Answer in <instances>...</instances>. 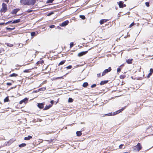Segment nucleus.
<instances>
[{
	"mask_svg": "<svg viewBox=\"0 0 153 153\" xmlns=\"http://www.w3.org/2000/svg\"><path fill=\"white\" fill-rule=\"evenodd\" d=\"M20 2L21 4L24 5L33 4L34 3L33 2V0H20Z\"/></svg>",
	"mask_w": 153,
	"mask_h": 153,
	"instance_id": "obj_1",
	"label": "nucleus"
},
{
	"mask_svg": "<svg viewBox=\"0 0 153 153\" xmlns=\"http://www.w3.org/2000/svg\"><path fill=\"white\" fill-rule=\"evenodd\" d=\"M125 108V107H123L121 109L118 110V111H116L114 112L113 113H109L107 114H105V115L106 116H112V115H114L116 114H117L120 112H122L123 111Z\"/></svg>",
	"mask_w": 153,
	"mask_h": 153,
	"instance_id": "obj_2",
	"label": "nucleus"
},
{
	"mask_svg": "<svg viewBox=\"0 0 153 153\" xmlns=\"http://www.w3.org/2000/svg\"><path fill=\"white\" fill-rule=\"evenodd\" d=\"M2 7L1 10H0V12L1 13H5L7 10V5L6 4L3 3L2 4Z\"/></svg>",
	"mask_w": 153,
	"mask_h": 153,
	"instance_id": "obj_3",
	"label": "nucleus"
},
{
	"mask_svg": "<svg viewBox=\"0 0 153 153\" xmlns=\"http://www.w3.org/2000/svg\"><path fill=\"white\" fill-rule=\"evenodd\" d=\"M142 148V146L140 144V143H137V145L134 146V147L133 149L136 151H140Z\"/></svg>",
	"mask_w": 153,
	"mask_h": 153,
	"instance_id": "obj_4",
	"label": "nucleus"
},
{
	"mask_svg": "<svg viewBox=\"0 0 153 153\" xmlns=\"http://www.w3.org/2000/svg\"><path fill=\"white\" fill-rule=\"evenodd\" d=\"M111 69V67H109L107 69L105 70L102 73V76H103L105 75L106 73L110 71Z\"/></svg>",
	"mask_w": 153,
	"mask_h": 153,
	"instance_id": "obj_5",
	"label": "nucleus"
},
{
	"mask_svg": "<svg viewBox=\"0 0 153 153\" xmlns=\"http://www.w3.org/2000/svg\"><path fill=\"white\" fill-rule=\"evenodd\" d=\"M69 23V21H65L63 22L61 26L62 27H64L67 25L68 23Z\"/></svg>",
	"mask_w": 153,
	"mask_h": 153,
	"instance_id": "obj_6",
	"label": "nucleus"
},
{
	"mask_svg": "<svg viewBox=\"0 0 153 153\" xmlns=\"http://www.w3.org/2000/svg\"><path fill=\"white\" fill-rule=\"evenodd\" d=\"M88 52V51H83L79 53L78 54V56H81L83 55L86 54Z\"/></svg>",
	"mask_w": 153,
	"mask_h": 153,
	"instance_id": "obj_7",
	"label": "nucleus"
},
{
	"mask_svg": "<svg viewBox=\"0 0 153 153\" xmlns=\"http://www.w3.org/2000/svg\"><path fill=\"white\" fill-rule=\"evenodd\" d=\"M28 100V98H25L24 99L21 100L19 102L20 104H22L23 102L26 103V102Z\"/></svg>",
	"mask_w": 153,
	"mask_h": 153,
	"instance_id": "obj_8",
	"label": "nucleus"
},
{
	"mask_svg": "<svg viewBox=\"0 0 153 153\" xmlns=\"http://www.w3.org/2000/svg\"><path fill=\"white\" fill-rule=\"evenodd\" d=\"M108 20L106 19H102L100 20V23L101 25H102L104 22H107Z\"/></svg>",
	"mask_w": 153,
	"mask_h": 153,
	"instance_id": "obj_9",
	"label": "nucleus"
},
{
	"mask_svg": "<svg viewBox=\"0 0 153 153\" xmlns=\"http://www.w3.org/2000/svg\"><path fill=\"white\" fill-rule=\"evenodd\" d=\"M20 19H18L16 20H14L12 22V24H16L20 22Z\"/></svg>",
	"mask_w": 153,
	"mask_h": 153,
	"instance_id": "obj_10",
	"label": "nucleus"
},
{
	"mask_svg": "<svg viewBox=\"0 0 153 153\" xmlns=\"http://www.w3.org/2000/svg\"><path fill=\"white\" fill-rule=\"evenodd\" d=\"M44 105L43 103H38L37 105L39 108L42 109L43 108Z\"/></svg>",
	"mask_w": 153,
	"mask_h": 153,
	"instance_id": "obj_11",
	"label": "nucleus"
},
{
	"mask_svg": "<svg viewBox=\"0 0 153 153\" xmlns=\"http://www.w3.org/2000/svg\"><path fill=\"white\" fill-rule=\"evenodd\" d=\"M108 82V80L102 81L100 82V85H104L106 83H107Z\"/></svg>",
	"mask_w": 153,
	"mask_h": 153,
	"instance_id": "obj_12",
	"label": "nucleus"
},
{
	"mask_svg": "<svg viewBox=\"0 0 153 153\" xmlns=\"http://www.w3.org/2000/svg\"><path fill=\"white\" fill-rule=\"evenodd\" d=\"M32 138V137L31 136L29 135L27 137H25L24 138L25 140H29L30 139Z\"/></svg>",
	"mask_w": 153,
	"mask_h": 153,
	"instance_id": "obj_13",
	"label": "nucleus"
},
{
	"mask_svg": "<svg viewBox=\"0 0 153 153\" xmlns=\"http://www.w3.org/2000/svg\"><path fill=\"white\" fill-rule=\"evenodd\" d=\"M52 106V105H46L45 108H44V110H46L48 109H49Z\"/></svg>",
	"mask_w": 153,
	"mask_h": 153,
	"instance_id": "obj_14",
	"label": "nucleus"
},
{
	"mask_svg": "<svg viewBox=\"0 0 153 153\" xmlns=\"http://www.w3.org/2000/svg\"><path fill=\"white\" fill-rule=\"evenodd\" d=\"M133 60V59H129L126 60V62L128 64H131L132 63V61Z\"/></svg>",
	"mask_w": 153,
	"mask_h": 153,
	"instance_id": "obj_15",
	"label": "nucleus"
},
{
	"mask_svg": "<svg viewBox=\"0 0 153 153\" xmlns=\"http://www.w3.org/2000/svg\"><path fill=\"white\" fill-rule=\"evenodd\" d=\"M76 133L77 136H80L82 135L81 132L79 131H77Z\"/></svg>",
	"mask_w": 153,
	"mask_h": 153,
	"instance_id": "obj_16",
	"label": "nucleus"
},
{
	"mask_svg": "<svg viewBox=\"0 0 153 153\" xmlns=\"http://www.w3.org/2000/svg\"><path fill=\"white\" fill-rule=\"evenodd\" d=\"M119 5L120 7H123V4L122 2L120 1L119 2Z\"/></svg>",
	"mask_w": 153,
	"mask_h": 153,
	"instance_id": "obj_17",
	"label": "nucleus"
},
{
	"mask_svg": "<svg viewBox=\"0 0 153 153\" xmlns=\"http://www.w3.org/2000/svg\"><path fill=\"white\" fill-rule=\"evenodd\" d=\"M26 145L25 143H23L20 145H19V147H22L25 146H26Z\"/></svg>",
	"mask_w": 153,
	"mask_h": 153,
	"instance_id": "obj_18",
	"label": "nucleus"
},
{
	"mask_svg": "<svg viewBox=\"0 0 153 153\" xmlns=\"http://www.w3.org/2000/svg\"><path fill=\"white\" fill-rule=\"evenodd\" d=\"M18 9H14L12 11V13L16 14L18 11Z\"/></svg>",
	"mask_w": 153,
	"mask_h": 153,
	"instance_id": "obj_19",
	"label": "nucleus"
},
{
	"mask_svg": "<svg viewBox=\"0 0 153 153\" xmlns=\"http://www.w3.org/2000/svg\"><path fill=\"white\" fill-rule=\"evenodd\" d=\"M88 85V83L87 82H84L83 85L82 86L83 87H86Z\"/></svg>",
	"mask_w": 153,
	"mask_h": 153,
	"instance_id": "obj_20",
	"label": "nucleus"
},
{
	"mask_svg": "<svg viewBox=\"0 0 153 153\" xmlns=\"http://www.w3.org/2000/svg\"><path fill=\"white\" fill-rule=\"evenodd\" d=\"M18 76V74H15V73H13V74H10V77H13V76L16 77V76Z\"/></svg>",
	"mask_w": 153,
	"mask_h": 153,
	"instance_id": "obj_21",
	"label": "nucleus"
},
{
	"mask_svg": "<svg viewBox=\"0 0 153 153\" xmlns=\"http://www.w3.org/2000/svg\"><path fill=\"white\" fill-rule=\"evenodd\" d=\"M65 60L62 61L59 63V64L58 65V66L63 64L65 63Z\"/></svg>",
	"mask_w": 153,
	"mask_h": 153,
	"instance_id": "obj_22",
	"label": "nucleus"
},
{
	"mask_svg": "<svg viewBox=\"0 0 153 153\" xmlns=\"http://www.w3.org/2000/svg\"><path fill=\"white\" fill-rule=\"evenodd\" d=\"M79 17L80 18H81L82 19H85V16L84 15H80L79 16Z\"/></svg>",
	"mask_w": 153,
	"mask_h": 153,
	"instance_id": "obj_23",
	"label": "nucleus"
},
{
	"mask_svg": "<svg viewBox=\"0 0 153 153\" xmlns=\"http://www.w3.org/2000/svg\"><path fill=\"white\" fill-rule=\"evenodd\" d=\"M73 101V99L71 98H69L68 100V102H72Z\"/></svg>",
	"mask_w": 153,
	"mask_h": 153,
	"instance_id": "obj_24",
	"label": "nucleus"
},
{
	"mask_svg": "<svg viewBox=\"0 0 153 153\" xmlns=\"http://www.w3.org/2000/svg\"><path fill=\"white\" fill-rule=\"evenodd\" d=\"M15 29V27H13V28H10V27H6V29L7 30H14Z\"/></svg>",
	"mask_w": 153,
	"mask_h": 153,
	"instance_id": "obj_25",
	"label": "nucleus"
},
{
	"mask_svg": "<svg viewBox=\"0 0 153 153\" xmlns=\"http://www.w3.org/2000/svg\"><path fill=\"white\" fill-rule=\"evenodd\" d=\"M36 35V33L34 32H32L31 33V35L32 36H33Z\"/></svg>",
	"mask_w": 153,
	"mask_h": 153,
	"instance_id": "obj_26",
	"label": "nucleus"
},
{
	"mask_svg": "<svg viewBox=\"0 0 153 153\" xmlns=\"http://www.w3.org/2000/svg\"><path fill=\"white\" fill-rule=\"evenodd\" d=\"M70 48H71L74 46V43L73 42H71L70 43Z\"/></svg>",
	"mask_w": 153,
	"mask_h": 153,
	"instance_id": "obj_27",
	"label": "nucleus"
},
{
	"mask_svg": "<svg viewBox=\"0 0 153 153\" xmlns=\"http://www.w3.org/2000/svg\"><path fill=\"white\" fill-rule=\"evenodd\" d=\"M9 99L8 97H6L5 98L4 100V102H7L8 101Z\"/></svg>",
	"mask_w": 153,
	"mask_h": 153,
	"instance_id": "obj_28",
	"label": "nucleus"
},
{
	"mask_svg": "<svg viewBox=\"0 0 153 153\" xmlns=\"http://www.w3.org/2000/svg\"><path fill=\"white\" fill-rule=\"evenodd\" d=\"M6 45L7 46L10 47H12L13 46V45L9 43H7Z\"/></svg>",
	"mask_w": 153,
	"mask_h": 153,
	"instance_id": "obj_29",
	"label": "nucleus"
},
{
	"mask_svg": "<svg viewBox=\"0 0 153 153\" xmlns=\"http://www.w3.org/2000/svg\"><path fill=\"white\" fill-rule=\"evenodd\" d=\"M72 68V66L71 65H69L66 67V68L67 69H71V68Z\"/></svg>",
	"mask_w": 153,
	"mask_h": 153,
	"instance_id": "obj_30",
	"label": "nucleus"
},
{
	"mask_svg": "<svg viewBox=\"0 0 153 153\" xmlns=\"http://www.w3.org/2000/svg\"><path fill=\"white\" fill-rule=\"evenodd\" d=\"M125 77V76L124 75H121L120 76V78L121 79H123Z\"/></svg>",
	"mask_w": 153,
	"mask_h": 153,
	"instance_id": "obj_31",
	"label": "nucleus"
},
{
	"mask_svg": "<svg viewBox=\"0 0 153 153\" xmlns=\"http://www.w3.org/2000/svg\"><path fill=\"white\" fill-rule=\"evenodd\" d=\"M145 4L147 7H149V3L148 2H146L145 3Z\"/></svg>",
	"mask_w": 153,
	"mask_h": 153,
	"instance_id": "obj_32",
	"label": "nucleus"
},
{
	"mask_svg": "<svg viewBox=\"0 0 153 153\" xmlns=\"http://www.w3.org/2000/svg\"><path fill=\"white\" fill-rule=\"evenodd\" d=\"M23 72L24 73H28L29 72V70H28V69L25 70Z\"/></svg>",
	"mask_w": 153,
	"mask_h": 153,
	"instance_id": "obj_33",
	"label": "nucleus"
},
{
	"mask_svg": "<svg viewBox=\"0 0 153 153\" xmlns=\"http://www.w3.org/2000/svg\"><path fill=\"white\" fill-rule=\"evenodd\" d=\"M96 86V84H94L91 85V87L92 88H93L94 87H95Z\"/></svg>",
	"mask_w": 153,
	"mask_h": 153,
	"instance_id": "obj_34",
	"label": "nucleus"
},
{
	"mask_svg": "<svg viewBox=\"0 0 153 153\" xmlns=\"http://www.w3.org/2000/svg\"><path fill=\"white\" fill-rule=\"evenodd\" d=\"M123 146V144H121L119 146V148L120 149H122V147Z\"/></svg>",
	"mask_w": 153,
	"mask_h": 153,
	"instance_id": "obj_35",
	"label": "nucleus"
},
{
	"mask_svg": "<svg viewBox=\"0 0 153 153\" xmlns=\"http://www.w3.org/2000/svg\"><path fill=\"white\" fill-rule=\"evenodd\" d=\"M153 72V70L152 68H151L150 70V73L152 74Z\"/></svg>",
	"mask_w": 153,
	"mask_h": 153,
	"instance_id": "obj_36",
	"label": "nucleus"
},
{
	"mask_svg": "<svg viewBox=\"0 0 153 153\" xmlns=\"http://www.w3.org/2000/svg\"><path fill=\"white\" fill-rule=\"evenodd\" d=\"M54 13L53 12H51L48 13V16H50Z\"/></svg>",
	"mask_w": 153,
	"mask_h": 153,
	"instance_id": "obj_37",
	"label": "nucleus"
},
{
	"mask_svg": "<svg viewBox=\"0 0 153 153\" xmlns=\"http://www.w3.org/2000/svg\"><path fill=\"white\" fill-rule=\"evenodd\" d=\"M134 25V22H132V23H131L130 25L129 26V27H131L132 26H133Z\"/></svg>",
	"mask_w": 153,
	"mask_h": 153,
	"instance_id": "obj_38",
	"label": "nucleus"
},
{
	"mask_svg": "<svg viewBox=\"0 0 153 153\" xmlns=\"http://www.w3.org/2000/svg\"><path fill=\"white\" fill-rule=\"evenodd\" d=\"M55 27V25H50V26H49V27L51 28H54Z\"/></svg>",
	"mask_w": 153,
	"mask_h": 153,
	"instance_id": "obj_39",
	"label": "nucleus"
},
{
	"mask_svg": "<svg viewBox=\"0 0 153 153\" xmlns=\"http://www.w3.org/2000/svg\"><path fill=\"white\" fill-rule=\"evenodd\" d=\"M32 10H27L26 12L27 13H30L31 12H32Z\"/></svg>",
	"mask_w": 153,
	"mask_h": 153,
	"instance_id": "obj_40",
	"label": "nucleus"
},
{
	"mask_svg": "<svg viewBox=\"0 0 153 153\" xmlns=\"http://www.w3.org/2000/svg\"><path fill=\"white\" fill-rule=\"evenodd\" d=\"M121 71V69L120 68H118L117 69V72H120Z\"/></svg>",
	"mask_w": 153,
	"mask_h": 153,
	"instance_id": "obj_41",
	"label": "nucleus"
},
{
	"mask_svg": "<svg viewBox=\"0 0 153 153\" xmlns=\"http://www.w3.org/2000/svg\"><path fill=\"white\" fill-rule=\"evenodd\" d=\"M152 74H151V73H149L148 74V76H147V77H148V78H149V77H150V76H151V75H152Z\"/></svg>",
	"mask_w": 153,
	"mask_h": 153,
	"instance_id": "obj_42",
	"label": "nucleus"
},
{
	"mask_svg": "<svg viewBox=\"0 0 153 153\" xmlns=\"http://www.w3.org/2000/svg\"><path fill=\"white\" fill-rule=\"evenodd\" d=\"M12 21H8V22H6V23H5V24L7 25V24H9V23H12Z\"/></svg>",
	"mask_w": 153,
	"mask_h": 153,
	"instance_id": "obj_43",
	"label": "nucleus"
},
{
	"mask_svg": "<svg viewBox=\"0 0 153 153\" xmlns=\"http://www.w3.org/2000/svg\"><path fill=\"white\" fill-rule=\"evenodd\" d=\"M11 83L8 82L7 83V85H8L10 86L11 85Z\"/></svg>",
	"mask_w": 153,
	"mask_h": 153,
	"instance_id": "obj_44",
	"label": "nucleus"
},
{
	"mask_svg": "<svg viewBox=\"0 0 153 153\" xmlns=\"http://www.w3.org/2000/svg\"><path fill=\"white\" fill-rule=\"evenodd\" d=\"M97 75L98 77H100L101 76L100 73L98 74Z\"/></svg>",
	"mask_w": 153,
	"mask_h": 153,
	"instance_id": "obj_45",
	"label": "nucleus"
},
{
	"mask_svg": "<svg viewBox=\"0 0 153 153\" xmlns=\"http://www.w3.org/2000/svg\"><path fill=\"white\" fill-rule=\"evenodd\" d=\"M53 102H54V101L53 100H51V105H52L53 104Z\"/></svg>",
	"mask_w": 153,
	"mask_h": 153,
	"instance_id": "obj_46",
	"label": "nucleus"
},
{
	"mask_svg": "<svg viewBox=\"0 0 153 153\" xmlns=\"http://www.w3.org/2000/svg\"><path fill=\"white\" fill-rule=\"evenodd\" d=\"M5 1L7 3H8L9 2V0H5Z\"/></svg>",
	"mask_w": 153,
	"mask_h": 153,
	"instance_id": "obj_47",
	"label": "nucleus"
},
{
	"mask_svg": "<svg viewBox=\"0 0 153 153\" xmlns=\"http://www.w3.org/2000/svg\"><path fill=\"white\" fill-rule=\"evenodd\" d=\"M4 24H5V23H4V22L2 23H0V25H4Z\"/></svg>",
	"mask_w": 153,
	"mask_h": 153,
	"instance_id": "obj_48",
	"label": "nucleus"
},
{
	"mask_svg": "<svg viewBox=\"0 0 153 153\" xmlns=\"http://www.w3.org/2000/svg\"><path fill=\"white\" fill-rule=\"evenodd\" d=\"M126 4H123V7H126Z\"/></svg>",
	"mask_w": 153,
	"mask_h": 153,
	"instance_id": "obj_49",
	"label": "nucleus"
},
{
	"mask_svg": "<svg viewBox=\"0 0 153 153\" xmlns=\"http://www.w3.org/2000/svg\"><path fill=\"white\" fill-rule=\"evenodd\" d=\"M39 61H38V62H36V64H37V65H38V64H39Z\"/></svg>",
	"mask_w": 153,
	"mask_h": 153,
	"instance_id": "obj_50",
	"label": "nucleus"
},
{
	"mask_svg": "<svg viewBox=\"0 0 153 153\" xmlns=\"http://www.w3.org/2000/svg\"><path fill=\"white\" fill-rule=\"evenodd\" d=\"M59 78H60V77H59L57 78V79H59Z\"/></svg>",
	"mask_w": 153,
	"mask_h": 153,
	"instance_id": "obj_51",
	"label": "nucleus"
},
{
	"mask_svg": "<svg viewBox=\"0 0 153 153\" xmlns=\"http://www.w3.org/2000/svg\"><path fill=\"white\" fill-rule=\"evenodd\" d=\"M45 81H44L43 82V83H45Z\"/></svg>",
	"mask_w": 153,
	"mask_h": 153,
	"instance_id": "obj_52",
	"label": "nucleus"
},
{
	"mask_svg": "<svg viewBox=\"0 0 153 153\" xmlns=\"http://www.w3.org/2000/svg\"><path fill=\"white\" fill-rule=\"evenodd\" d=\"M125 147H124V148H123V149H125Z\"/></svg>",
	"mask_w": 153,
	"mask_h": 153,
	"instance_id": "obj_53",
	"label": "nucleus"
},
{
	"mask_svg": "<svg viewBox=\"0 0 153 153\" xmlns=\"http://www.w3.org/2000/svg\"><path fill=\"white\" fill-rule=\"evenodd\" d=\"M9 142H10V141H8L7 142V143H9Z\"/></svg>",
	"mask_w": 153,
	"mask_h": 153,
	"instance_id": "obj_54",
	"label": "nucleus"
},
{
	"mask_svg": "<svg viewBox=\"0 0 153 153\" xmlns=\"http://www.w3.org/2000/svg\"><path fill=\"white\" fill-rule=\"evenodd\" d=\"M1 53V51L0 50V53Z\"/></svg>",
	"mask_w": 153,
	"mask_h": 153,
	"instance_id": "obj_55",
	"label": "nucleus"
}]
</instances>
